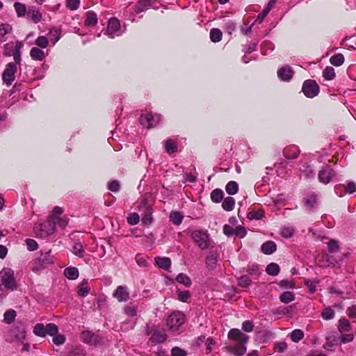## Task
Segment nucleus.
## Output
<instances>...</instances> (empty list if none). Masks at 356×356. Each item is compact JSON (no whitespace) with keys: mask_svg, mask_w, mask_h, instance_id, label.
<instances>
[{"mask_svg":"<svg viewBox=\"0 0 356 356\" xmlns=\"http://www.w3.org/2000/svg\"><path fill=\"white\" fill-rule=\"evenodd\" d=\"M0 284L6 289L15 290L17 288L14 271L10 268H3L0 272Z\"/></svg>","mask_w":356,"mask_h":356,"instance_id":"1","label":"nucleus"},{"mask_svg":"<svg viewBox=\"0 0 356 356\" xmlns=\"http://www.w3.org/2000/svg\"><path fill=\"white\" fill-rule=\"evenodd\" d=\"M193 242L202 250L207 249L210 245L209 235L207 231L195 230L191 233Z\"/></svg>","mask_w":356,"mask_h":356,"instance_id":"2","label":"nucleus"},{"mask_svg":"<svg viewBox=\"0 0 356 356\" xmlns=\"http://www.w3.org/2000/svg\"><path fill=\"white\" fill-rule=\"evenodd\" d=\"M55 228L54 224L47 220L42 223L35 224L33 229L37 236L41 238H46L54 234Z\"/></svg>","mask_w":356,"mask_h":356,"instance_id":"3","label":"nucleus"},{"mask_svg":"<svg viewBox=\"0 0 356 356\" xmlns=\"http://www.w3.org/2000/svg\"><path fill=\"white\" fill-rule=\"evenodd\" d=\"M185 322V316L180 312H174L168 316L166 320V324L169 330L175 331L183 325Z\"/></svg>","mask_w":356,"mask_h":356,"instance_id":"4","label":"nucleus"},{"mask_svg":"<svg viewBox=\"0 0 356 356\" xmlns=\"http://www.w3.org/2000/svg\"><path fill=\"white\" fill-rule=\"evenodd\" d=\"M17 72L16 64L9 63L2 74V79L7 86H10L15 79V73Z\"/></svg>","mask_w":356,"mask_h":356,"instance_id":"5","label":"nucleus"},{"mask_svg":"<svg viewBox=\"0 0 356 356\" xmlns=\"http://www.w3.org/2000/svg\"><path fill=\"white\" fill-rule=\"evenodd\" d=\"M302 91L305 96L312 98L318 95L319 87L315 81L307 80L303 83Z\"/></svg>","mask_w":356,"mask_h":356,"instance_id":"6","label":"nucleus"},{"mask_svg":"<svg viewBox=\"0 0 356 356\" xmlns=\"http://www.w3.org/2000/svg\"><path fill=\"white\" fill-rule=\"evenodd\" d=\"M161 120V115L159 114L152 115V113H147L145 117L143 115L140 117V122L147 129L155 127Z\"/></svg>","mask_w":356,"mask_h":356,"instance_id":"7","label":"nucleus"},{"mask_svg":"<svg viewBox=\"0 0 356 356\" xmlns=\"http://www.w3.org/2000/svg\"><path fill=\"white\" fill-rule=\"evenodd\" d=\"M228 338L236 341L238 344L245 346L248 341L249 337L243 333L240 330L233 328L228 332Z\"/></svg>","mask_w":356,"mask_h":356,"instance_id":"8","label":"nucleus"},{"mask_svg":"<svg viewBox=\"0 0 356 356\" xmlns=\"http://www.w3.org/2000/svg\"><path fill=\"white\" fill-rule=\"evenodd\" d=\"M120 28V24L119 20L116 18L111 19L107 26L108 35L111 38L120 35L121 33Z\"/></svg>","mask_w":356,"mask_h":356,"instance_id":"9","label":"nucleus"},{"mask_svg":"<svg viewBox=\"0 0 356 356\" xmlns=\"http://www.w3.org/2000/svg\"><path fill=\"white\" fill-rule=\"evenodd\" d=\"M113 296L119 302H126L130 298L128 289L124 286H118L113 292Z\"/></svg>","mask_w":356,"mask_h":356,"instance_id":"10","label":"nucleus"},{"mask_svg":"<svg viewBox=\"0 0 356 356\" xmlns=\"http://www.w3.org/2000/svg\"><path fill=\"white\" fill-rule=\"evenodd\" d=\"M334 175V170L330 167L325 166L319 172L318 178L322 183L327 184Z\"/></svg>","mask_w":356,"mask_h":356,"instance_id":"11","label":"nucleus"},{"mask_svg":"<svg viewBox=\"0 0 356 356\" xmlns=\"http://www.w3.org/2000/svg\"><path fill=\"white\" fill-rule=\"evenodd\" d=\"M294 72L290 66L286 65L277 71L278 77L283 81H289L293 77Z\"/></svg>","mask_w":356,"mask_h":356,"instance_id":"12","label":"nucleus"},{"mask_svg":"<svg viewBox=\"0 0 356 356\" xmlns=\"http://www.w3.org/2000/svg\"><path fill=\"white\" fill-rule=\"evenodd\" d=\"M10 341H20L25 337V332L22 327H15L9 332Z\"/></svg>","mask_w":356,"mask_h":356,"instance_id":"13","label":"nucleus"},{"mask_svg":"<svg viewBox=\"0 0 356 356\" xmlns=\"http://www.w3.org/2000/svg\"><path fill=\"white\" fill-rule=\"evenodd\" d=\"M81 337L84 342L90 344H95L99 341V337L89 331L83 332Z\"/></svg>","mask_w":356,"mask_h":356,"instance_id":"14","label":"nucleus"},{"mask_svg":"<svg viewBox=\"0 0 356 356\" xmlns=\"http://www.w3.org/2000/svg\"><path fill=\"white\" fill-rule=\"evenodd\" d=\"M63 213L62 208L59 207H55L52 211L51 214L49 216L48 220L56 227V225L58 222V219H60V216Z\"/></svg>","mask_w":356,"mask_h":356,"instance_id":"15","label":"nucleus"},{"mask_svg":"<svg viewBox=\"0 0 356 356\" xmlns=\"http://www.w3.org/2000/svg\"><path fill=\"white\" fill-rule=\"evenodd\" d=\"M166 339V334L164 330H156L153 332L150 340L156 343H163Z\"/></svg>","mask_w":356,"mask_h":356,"instance_id":"16","label":"nucleus"},{"mask_svg":"<svg viewBox=\"0 0 356 356\" xmlns=\"http://www.w3.org/2000/svg\"><path fill=\"white\" fill-rule=\"evenodd\" d=\"M276 249L275 243L271 241L264 243L261 247V252L265 254H271L276 251Z\"/></svg>","mask_w":356,"mask_h":356,"instance_id":"17","label":"nucleus"},{"mask_svg":"<svg viewBox=\"0 0 356 356\" xmlns=\"http://www.w3.org/2000/svg\"><path fill=\"white\" fill-rule=\"evenodd\" d=\"M97 23V14L93 11H88L86 13L85 25L87 26H94Z\"/></svg>","mask_w":356,"mask_h":356,"instance_id":"18","label":"nucleus"},{"mask_svg":"<svg viewBox=\"0 0 356 356\" xmlns=\"http://www.w3.org/2000/svg\"><path fill=\"white\" fill-rule=\"evenodd\" d=\"M156 264L161 268L168 270L171 266V260L168 257H156Z\"/></svg>","mask_w":356,"mask_h":356,"instance_id":"19","label":"nucleus"},{"mask_svg":"<svg viewBox=\"0 0 356 356\" xmlns=\"http://www.w3.org/2000/svg\"><path fill=\"white\" fill-rule=\"evenodd\" d=\"M27 15L35 23H38L39 22H40L42 19V14L40 13L38 10L35 9L34 7L29 8V10L27 11Z\"/></svg>","mask_w":356,"mask_h":356,"instance_id":"20","label":"nucleus"},{"mask_svg":"<svg viewBox=\"0 0 356 356\" xmlns=\"http://www.w3.org/2000/svg\"><path fill=\"white\" fill-rule=\"evenodd\" d=\"M30 56L32 59L40 61L43 60L45 57L44 51L37 47H33L31 49Z\"/></svg>","mask_w":356,"mask_h":356,"instance_id":"21","label":"nucleus"},{"mask_svg":"<svg viewBox=\"0 0 356 356\" xmlns=\"http://www.w3.org/2000/svg\"><path fill=\"white\" fill-rule=\"evenodd\" d=\"M64 275L70 280H76L79 277V270L76 267H67L64 270Z\"/></svg>","mask_w":356,"mask_h":356,"instance_id":"22","label":"nucleus"},{"mask_svg":"<svg viewBox=\"0 0 356 356\" xmlns=\"http://www.w3.org/2000/svg\"><path fill=\"white\" fill-rule=\"evenodd\" d=\"M123 311L127 316L134 317L138 314V307L136 305L129 304L124 307Z\"/></svg>","mask_w":356,"mask_h":356,"instance_id":"23","label":"nucleus"},{"mask_svg":"<svg viewBox=\"0 0 356 356\" xmlns=\"http://www.w3.org/2000/svg\"><path fill=\"white\" fill-rule=\"evenodd\" d=\"M225 191L229 195H235L238 191V185L236 181H230L227 184Z\"/></svg>","mask_w":356,"mask_h":356,"instance_id":"24","label":"nucleus"},{"mask_svg":"<svg viewBox=\"0 0 356 356\" xmlns=\"http://www.w3.org/2000/svg\"><path fill=\"white\" fill-rule=\"evenodd\" d=\"M17 316L16 312L13 309H9L6 311L3 314V320L4 322L10 324L13 323L15 320V317Z\"/></svg>","mask_w":356,"mask_h":356,"instance_id":"25","label":"nucleus"},{"mask_svg":"<svg viewBox=\"0 0 356 356\" xmlns=\"http://www.w3.org/2000/svg\"><path fill=\"white\" fill-rule=\"evenodd\" d=\"M153 221L152 211L149 207L145 209L143 216L142 217V222L145 225H150Z\"/></svg>","mask_w":356,"mask_h":356,"instance_id":"26","label":"nucleus"},{"mask_svg":"<svg viewBox=\"0 0 356 356\" xmlns=\"http://www.w3.org/2000/svg\"><path fill=\"white\" fill-rule=\"evenodd\" d=\"M176 280L179 284H183L184 286L188 287L191 285V280L190 277L184 273H179L177 277Z\"/></svg>","mask_w":356,"mask_h":356,"instance_id":"27","label":"nucleus"},{"mask_svg":"<svg viewBox=\"0 0 356 356\" xmlns=\"http://www.w3.org/2000/svg\"><path fill=\"white\" fill-rule=\"evenodd\" d=\"M234 205H235V200L232 197H226L223 200L222 204V208L225 211H232L234 209Z\"/></svg>","mask_w":356,"mask_h":356,"instance_id":"28","label":"nucleus"},{"mask_svg":"<svg viewBox=\"0 0 356 356\" xmlns=\"http://www.w3.org/2000/svg\"><path fill=\"white\" fill-rule=\"evenodd\" d=\"M223 198V191L221 189L216 188L211 193V199L213 202L219 203Z\"/></svg>","mask_w":356,"mask_h":356,"instance_id":"29","label":"nucleus"},{"mask_svg":"<svg viewBox=\"0 0 356 356\" xmlns=\"http://www.w3.org/2000/svg\"><path fill=\"white\" fill-rule=\"evenodd\" d=\"M330 62L334 66H341L344 62V56L341 54H337L331 56Z\"/></svg>","mask_w":356,"mask_h":356,"instance_id":"30","label":"nucleus"},{"mask_svg":"<svg viewBox=\"0 0 356 356\" xmlns=\"http://www.w3.org/2000/svg\"><path fill=\"white\" fill-rule=\"evenodd\" d=\"M350 324L347 319L341 318L339 321L338 330L340 332H348L350 330Z\"/></svg>","mask_w":356,"mask_h":356,"instance_id":"31","label":"nucleus"},{"mask_svg":"<svg viewBox=\"0 0 356 356\" xmlns=\"http://www.w3.org/2000/svg\"><path fill=\"white\" fill-rule=\"evenodd\" d=\"M90 292V287L88 286V281L83 280L79 286L78 293L81 296H86Z\"/></svg>","mask_w":356,"mask_h":356,"instance_id":"32","label":"nucleus"},{"mask_svg":"<svg viewBox=\"0 0 356 356\" xmlns=\"http://www.w3.org/2000/svg\"><path fill=\"white\" fill-rule=\"evenodd\" d=\"M280 299L281 302L286 304V303L291 302L293 300H294L295 296H294V294L293 292L285 291L280 295Z\"/></svg>","mask_w":356,"mask_h":356,"instance_id":"33","label":"nucleus"},{"mask_svg":"<svg viewBox=\"0 0 356 356\" xmlns=\"http://www.w3.org/2000/svg\"><path fill=\"white\" fill-rule=\"evenodd\" d=\"M170 221L175 225H179L183 220V216L178 211H173L170 216Z\"/></svg>","mask_w":356,"mask_h":356,"instance_id":"34","label":"nucleus"},{"mask_svg":"<svg viewBox=\"0 0 356 356\" xmlns=\"http://www.w3.org/2000/svg\"><path fill=\"white\" fill-rule=\"evenodd\" d=\"M14 8L18 17H24L26 13V6L20 2H15Z\"/></svg>","mask_w":356,"mask_h":356,"instance_id":"35","label":"nucleus"},{"mask_svg":"<svg viewBox=\"0 0 356 356\" xmlns=\"http://www.w3.org/2000/svg\"><path fill=\"white\" fill-rule=\"evenodd\" d=\"M290 337L291 341L297 343L304 337V332L300 329H296L291 332Z\"/></svg>","mask_w":356,"mask_h":356,"instance_id":"36","label":"nucleus"},{"mask_svg":"<svg viewBox=\"0 0 356 356\" xmlns=\"http://www.w3.org/2000/svg\"><path fill=\"white\" fill-rule=\"evenodd\" d=\"M210 38L213 42H220L222 39V32L218 29H212L210 31Z\"/></svg>","mask_w":356,"mask_h":356,"instance_id":"37","label":"nucleus"},{"mask_svg":"<svg viewBox=\"0 0 356 356\" xmlns=\"http://www.w3.org/2000/svg\"><path fill=\"white\" fill-rule=\"evenodd\" d=\"M266 271L268 275L275 276L280 272V267L277 264L271 263L267 266Z\"/></svg>","mask_w":356,"mask_h":356,"instance_id":"38","label":"nucleus"},{"mask_svg":"<svg viewBox=\"0 0 356 356\" xmlns=\"http://www.w3.org/2000/svg\"><path fill=\"white\" fill-rule=\"evenodd\" d=\"M33 333L41 337H44L46 336V329L45 326L42 323H38L34 326Z\"/></svg>","mask_w":356,"mask_h":356,"instance_id":"39","label":"nucleus"},{"mask_svg":"<svg viewBox=\"0 0 356 356\" xmlns=\"http://www.w3.org/2000/svg\"><path fill=\"white\" fill-rule=\"evenodd\" d=\"M73 253L79 257H83L85 250L83 245L80 243H75L73 245Z\"/></svg>","mask_w":356,"mask_h":356,"instance_id":"40","label":"nucleus"},{"mask_svg":"<svg viewBox=\"0 0 356 356\" xmlns=\"http://www.w3.org/2000/svg\"><path fill=\"white\" fill-rule=\"evenodd\" d=\"M178 300L181 302H187L191 295L188 291L177 290Z\"/></svg>","mask_w":356,"mask_h":356,"instance_id":"41","label":"nucleus"},{"mask_svg":"<svg viewBox=\"0 0 356 356\" xmlns=\"http://www.w3.org/2000/svg\"><path fill=\"white\" fill-rule=\"evenodd\" d=\"M323 76L327 80H332L335 77V72L332 67H326L323 70Z\"/></svg>","mask_w":356,"mask_h":356,"instance_id":"42","label":"nucleus"},{"mask_svg":"<svg viewBox=\"0 0 356 356\" xmlns=\"http://www.w3.org/2000/svg\"><path fill=\"white\" fill-rule=\"evenodd\" d=\"M45 329L46 334H49L52 337L56 335L58 332L57 325L54 323H48L47 325H45Z\"/></svg>","mask_w":356,"mask_h":356,"instance_id":"43","label":"nucleus"},{"mask_svg":"<svg viewBox=\"0 0 356 356\" xmlns=\"http://www.w3.org/2000/svg\"><path fill=\"white\" fill-rule=\"evenodd\" d=\"M334 311L328 307L322 312L321 316L324 320H330L334 318Z\"/></svg>","mask_w":356,"mask_h":356,"instance_id":"44","label":"nucleus"},{"mask_svg":"<svg viewBox=\"0 0 356 356\" xmlns=\"http://www.w3.org/2000/svg\"><path fill=\"white\" fill-rule=\"evenodd\" d=\"M177 145L175 141L172 140H167L165 142V149L166 152L169 154L174 153L177 151Z\"/></svg>","mask_w":356,"mask_h":356,"instance_id":"45","label":"nucleus"},{"mask_svg":"<svg viewBox=\"0 0 356 356\" xmlns=\"http://www.w3.org/2000/svg\"><path fill=\"white\" fill-rule=\"evenodd\" d=\"M247 350V348L245 346L238 344L237 346L234 347L231 352L236 356H241L245 354Z\"/></svg>","mask_w":356,"mask_h":356,"instance_id":"46","label":"nucleus"},{"mask_svg":"<svg viewBox=\"0 0 356 356\" xmlns=\"http://www.w3.org/2000/svg\"><path fill=\"white\" fill-rule=\"evenodd\" d=\"M12 31V26L8 24H0V40L2 39L4 35L10 33Z\"/></svg>","mask_w":356,"mask_h":356,"instance_id":"47","label":"nucleus"},{"mask_svg":"<svg viewBox=\"0 0 356 356\" xmlns=\"http://www.w3.org/2000/svg\"><path fill=\"white\" fill-rule=\"evenodd\" d=\"M238 285L241 286V287L246 288L251 284L252 280L249 278L248 275H243L238 278Z\"/></svg>","mask_w":356,"mask_h":356,"instance_id":"48","label":"nucleus"},{"mask_svg":"<svg viewBox=\"0 0 356 356\" xmlns=\"http://www.w3.org/2000/svg\"><path fill=\"white\" fill-rule=\"evenodd\" d=\"M35 44L39 47L44 49L48 46L49 40L45 36H39L35 40Z\"/></svg>","mask_w":356,"mask_h":356,"instance_id":"49","label":"nucleus"},{"mask_svg":"<svg viewBox=\"0 0 356 356\" xmlns=\"http://www.w3.org/2000/svg\"><path fill=\"white\" fill-rule=\"evenodd\" d=\"M39 261L42 263V265L53 263V259L50 254V252L42 254L41 256L39 257Z\"/></svg>","mask_w":356,"mask_h":356,"instance_id":"50","label":"nucleus"},{"mask_svg":"<svg viewBox=\"0 0 356 356\" xmlns=\"http://www.w3.org/2000/svg\"><path fill=\"white\" fill-rule=\"evenodd\" d=\"M295 229L291 227H284L281 229V234L284 238H290L294 234Z\"/></svg>","mask_w":356,"mask_h":356,"instance_id":"51","label":"nucleus"},{"mask_svg":"<svg viewBox=\"0 0 356 356\" xmlns=\"http://www.w3.org/2000/svg\"><path fill=\"white\" fill-rule=\"evenodd\" d=\"M217 263V257L215 254H210L206 258V264L207 267L213 268Z\"/></svg>","mask_w":356,"mask_h":356,"instance_id":"52","label":"nucleus"},{"mask_svg":"<svg viewBox=\"0 0 356 356\" xmlns=\"http://www.w3.org/2000/svg\"><path fill=\"white\" fill-rule=\"evenodd\" d=\"M139 220L140 216L136 213H132L129 214V216L127 218L128 223L131 225H137L139 222Z\"/></svg>","mask_w":356,"mask_h":356,"instance_id":"53","label":"nucleus"},{"mask_svg":"<svg viewBox=\"0 0 356 356\" xmlns=\"http://www.w3.org/2000/svg\"><path fill=\"white\" fill-rule=\"evenodd\" d=\"M80 5V0H66V6L71 10H76Z\"/></svg>","mask_w":356,"mask_h":356,"instance_id":"54","label":"nucleus"},{"mask_svg":"<svg viewBox=\"0 0 356 356\" xmlns=\"http://www.w3.org/2000/svg\"><path fill=\"white\" fill-rule=\"evenodd\" d=\"M327 248L329 252L332 253L337 252L339 249L338 242L334 239H332L329 241V243H327Z\"/></svg>","mask_w":356,"mask_h":356,"instance_id":"55","label":"nucleus"},{"mask_svg":"<svg viewBox=\"0 0 356 356\" xmlns=\"http://www.w3.org/2000/svg\"><path fill=\"white\" fill-rule=\"evenodd\" d=\"M27 248L29 251H33L38 249V245L37 242L31 238H28L25 241Z\"/></svg>","mask_w":356,"mask_h":356,"instance_id":"56","label":"nucleus"},{"mask_svg":"<svg viewBox=\"0 0 356 356\" xmlns=\"http://www.w3.org/2000/svg\"><path fill=\"white\" fill-rule=\"evenodd\" d=\"M299 153H300V151L296 149L294 152L293 153H291L290 152V149H285L284 150V156L286 158V159H296L298 155H299Z\"/></svg>","mask_w":356,"mask_h":356,"instance_id":"57","label":"nucleus"},{"mask_svg":"<svg viewBox=\"0 0 356 356\" xmlns=\"http://www.w3.org/2000/svg\"><path fill=\"white\" fill-rule=\"evenodd\" d=\"M172 356H186V352L179 347H174L171 350Z\"/></svg>","mask_w":356,"mask_h":356,"instance_id":"58","label":"nucleus"},{"mask_svg":"<svg viewBox=\"0 0 356 356\" xmlns=\"http://www.w3.org/2000/svg\"><path fill=\"white\" fill-rule=\"evenodd\" d=\"M149 6V0H142L138 2V4L136 8V11L138 13H140L144 11L147 7Z\"/></svg>","mask_w":356,"mask_h":356,"instance_id":"59","label":"nucleus"},{"mask_svg":"<svg viewBox=\"0 0 356 356\" xmlns=\"http://www.w3.org/2000/svg\"><path fill=\"white\" fill-rule=\"evenodd\" d=\"M52 340L56 345L59 346L64 343V342L65 341V337L64 335L57 333L56 335L54 336Z\"/></svg>","mask_w":356,"mask_h":356,"instance_id":"60","label":"nucleus"},{"mask_svg":"<svg viewBox=\"0 0 356 356\" xmlns=\"http://www.w3.org/2000/svg\"><path fill=\"white\" fill-rule=\"evenodd\" d=\"M135 259H136L137 264L140 267H147L148 265L147 261L145 259V258L142 257L140 254H137L136 256Z\"/></svg>","mask_w":356,"mask_h":356,"instance_id":"61","label":"nucleus"},{"mask_svg":"<svg viewBox=\"0 0 356 356\" xmlns=\"http://www.w3.org/2000/svg\"><path fill=\"white\" fill-rule=\"evenodd\" d=\"M254 324L250 321H245L242 324V329L245 332H250L253 330Z\"/></svg>","mask_w":356,"mask_h":356,"instance_id":"62","label":"nucleus"},{"mask_svg":"<svg viewBox=\"0 0 356 356\" xmlns=\"http://www.w3.org/2000/svg\"><path fill=\"white\" fill-rule=\"evenodd\" d=\"M49 35L53 37V44H55L60 39V31L58 29H51L49 32Z\"/></svg>","mask_w":356,"mask_h":356,"instance_id":"63","label":"nucleus"},{"mask_svg":"<svg viewBox=\"0 0 356 356\" xmlns=\"http://www.w3.org/2000/svg\"><path fill=\"white\" fill-rule=\"evenodd\" d=\"M68 356H86V353L83 349L76 348L70 352Z\"/></svg>","mask_w":356,"mask_h":356,"instance_id":"64","label":"nucleus"}]
</instances>
